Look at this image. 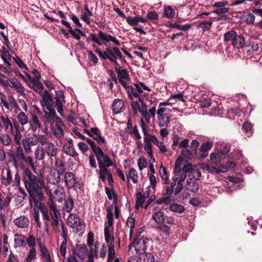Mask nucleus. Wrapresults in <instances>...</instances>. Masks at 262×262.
<instances>
[{"label": "nucleus", "instance_id": "obj_1", "mask_svg": "<svg viewBox=\"0 0 262 262\" xmlns=\"http://www.w3.org/2000/svg\"><path fill=\"white\" fill-rule=\"evenodd\" d=\"M23 181L29 194V204L31 207L33 203L41 212L43 220L46 221L45 225L48 227L47 222L50 221L47 207L41 203L44 195L42 191L45 183L43 179L37 177L28 169L24 171Z\"/></svg>", "mask_w": 262, "mask_h": 262}, {"label": "nucleus", "instance_id": "obj_2", "mask_svg": "<svg viewBox=\"0 0 262 262\" xmlns=\"http://www.w3.org/2000/svg\"><path fill=\"white\" fill-rule=\"evenodd\" d=\"M98 36L93 33H91L87 38V41H93L99 46H101L103 44L105 46H107V42L112 41L117 46H120V41L115 37L110 34L103 32L101 30H98Z\"/></svg>", "mask_w": 262, "mask_h": 262}, {"label": "nucleus", "instance_id": "obj_3", "mask_svg": "<svg viewBox=\"0 0 262 262\" xmlns=\"http://www.w3.org/2000/svg\"><path fill=\"white\" fill-rule=\"evenodd\" d=\"M97 160L99 168V170L97 172L99 178L103 182H104L106 180V176H107L108 173L110 172L107 168L113 165V162L106 155L97 158Z\"/></svg>", "mask_w": 262, "mask_h": 262}, {"label": "nucleus", "instance_id": "obj_4", "mask_svg": "<svg viewBox=\"0 0 262 262\" xmlns=\"http://www.w3.org/2000/svg\"><path fill=\"white\" fill-rule=\"evenodd\" d=\"M48 206L47 209H48V214L50 217V220L51 218L52 219L51 223V225L54 231L56 233H57L59 231L58 226V217L60 215L59 211L52 201L48 202Z\"/></svg>", "mask_w": 262, "mask_h": 262}, {"label": "nucleus", "instance_id": "obj_5", "mask_svg": "<svg viewBox=\"0 0 262 262\" xmlns=\"http://www.w3.org/2000/svg\"><path fill=\"white\" fill-rule=\"evenodd\" d=\"M11 158L15 167L17 168H24L25 167L26 157L22 147L19 145L11 155Z\"/></svg>", "mask_w": 262, "mask_h": 262}, {"label": "nucleus", "instance_id": "obj_6", "mask_svg": "<svg viewBox=\"0 0 262 262\" xmlns=\"http://www.w3.org/2000/svg\"><path fill=\"white\" fill-rule=\"evenodd\" d=\"M148 241V239L145 237L134 238L133 242L129 246V249L130 250L132 247H134L137 254H143L145 252L146 244Z\"/></svg>", "mask_w": 262, "mask_h": 262}, {"label": "nucleus", "instance_id": "obj_7", "mask_svg": "<svg viewBox=\"0 0 262 262\" xmlns=\"http://www.w3.org/2000/svg\"><path fill=\"white\" fill-rule=\"evenodd\" d=\"M84 132L92 137L98 144L101 145L105 143L104 138L101 136V132L97 127H92L90 129H84Z\"/></svg>", "mask_w": 262, "mask_h": 262}, {"label": "nucleus", "instance_id": "obj_8", "mask_svg": "<svg viewBox=\"0 0 262 262\" xmlns=\"http://www.w3.org/2000/svg\"><path fill=\"white\" fill-rule=\"evenodd\" d=\"M37 144V138L36 134L34 133L33 136L24 138L22 140V145L26 153L29 154L32 151L31 146Z\"/></svg>", "mask_w": 262, "mask_h": 262}, {"label": "nucleus", "instance_id": "obj_9", "mask_svg": "<svg viewBox=\"0 0 262 262\" xmlns=\"http://www.w3.org/2000/svg\"><path fill=\"white\" fill-rule=\"evenodd\" d=\"M28 123L29 124L30 128L33 133H36L37 132L38 133L41 127V123L35 112H31V117Z\"/></svg>", "mask_w": 262, "mask_h": 262}, {"label": "nucleus", "instance_id": "obj_10", "mask_svg": "<svg viewBox=\"0 0 262 262\" xmlns=\"http://www.w3.org/2000/svg\"><path fill=\"white\" fill-rule=\"evenodd\" d=\"M64 185L68 189L75 188L77 181L75 174L72 172H64L63 173Z\"/></svg>", "mask_w": 262, "mask_h": 262}, {"label": "nucleus", "instance_id": "obj_11", "mask_svg": "<svg viewBox=\"0 0 262 262\" xmlns=\"http://www.w3.org/2000/svg\"><path fill=\"white\" fill-rule=\"evenodd\" d=\"M64 172H60L55 169H52L47 176L48 183L52 185H57L60 181L61 176Z\"/></svg>", "mask_w": 262, "mask_h": 262}, {"label": "nucleus", "instance_id": "obj_12", "mask_svg": "<svg viewBox=\"0 0 262 262\" xmlns=\"http://www.w3.org/2000/svg\"><path fill=\"white\" fill-rule=\"evenodd\" d=\"M126 90L128 97L130 99H132V97L134 96L136 98H141L140 97V94L143 93L141 90V87L139 85V82L134 84V86H129L127 84V86L125 88Z\"/></svg>", "mask_w": 262, "mask_h": 262}, {"label": "nucleus", "instance_id": "obj_13", "mask_svg": "<svg viewBox=\"0 0 262 262\" xmlns=\"http://www.w3.org/2000/svg\"><path fill=\"white\" fill-rule=\"evenodd\" d=\"M1 181V183L6 186H9L12 183V174L9 168H4L2 169Z\"/></svg>", "mask_w": 262, "mask_h": 262}, {"label": "nucleus", "instance_id": "obj_14", "mask_svg": "<svg viewBox=\"0 0 262 262\" xmlns=\"http://www.w3.org/2000/svg\"><path fill=\"white\" fill-rule=\"evenodd\" d=\"M116 72L117 74L118 79L119 82L122 86L124 88H126L127 85L126 81L129 79L128 72L126 69L122 68L116 71Z\"/></svg>", "mask_w": 262, "mask_h": 262}, {"label": "nucleus", "instance_id": "obj_15", "mask_svg": "<svg viewBox=\"0 0 262 262\" xmlns=\"http://www.w3.org/2000/svg\"><path fill=\"white\" fill-rule=\"evenodd\" d=\"M72 251L74 255L81 259H83L88 251V249L84 244H77L75 248H73Z\"/></svg>", "mask_w": 262, "mask_h": 262}, {"label": "nucleus", "instance_id": "obj_16", "mask_svg": "<svg viewBox=\"0 0 262 262\" xmlns=\"http://www.w3.org/2000/svg\"><path fill=\"white\" fill-rule=\"evenodd\" d=\"M7 84L10 88L15 89L17 93L20 94H25V88L17 79L15 78L12 80L8 79Z\"/></svg>", "mask_w": 262, "mask_h": 262}, {"label": "nucleus", "instance_id": "obj_17", "mask_svg": "<svg viewBox=\"0 0 262 262\" xmlns=\"http://www.w3.org/2000/svg\"><path fill=\"white\" fill-rule=\"evenodd\" d=\"M11 194H2L0 193V216L3 215V211L9 206L12 198Z\"/></svg>", "mask_w": 262, "mask_h": 262}, {"label": "nucleus", "instance_id": "obj_18", "mask_svg": "<svg viewBox=\"0 0 262 262\" xmlns=\"http://www.w3.org/2000/svg\"><path fill=\"white\" fill-rule=\"evenodd\" d=\"M55 99L57 111L61 115L63 112V104L66 102L63 97V93L62 91L59 90L56 92Z\"/></svg>", "mask_w": 262, "mask_h": 262}, {"label": "nucleus", "instance_id": "obj_19", "mask_svg": "<svg viewBox=\"0 0 262 262\" xmlns=\"http://www.w3.org/2000/svg\"><path fill=\"white\" fill-rule=\"evenodd\" d=\"M63 125L61 120L60 118H57L55 125L52 127L54 135L57 138H60L63 136V130L61 127Z\"/></svg>", "mask_w": 262, "mask_h": 262}, {"label": "nucleus", "instance_id": "obj_20", "mask_svg": "<svg viewBox=\"0 0 262 262\" xmlns=\"http://www.w3.org/2000/svg\"><path fill=\"white\" fill-rule=\"evenodd\" d=\"M127 23L132 27H133L134 30L136 31L139 32L141 34H145V31L141 28L137 27L136 26L138 24V16L132 17L128 16L125 18Z\"/></svg>", "mask_w": 262, "mask_h": 262}, {"label": "nucleus", "instance_id": "obj_21", "mask_svg": "<svg viewBox=\"0 0 262 262\" xmlns=\"http://www.w3.org/2000/svg\"><path fill=\"white\" fill-rule=\"evenodd\" d=\"M14 224L18 228H26L29 225V218L25 215H21L13 221Z\"/></svg>", "mask_w": 262, "mask_h": 262}, {"label": "nucleus", "instance_id": "obj_22", "mask_svg": "<svg viewBox=\"0 0 262 262\" xmlns=\"http://www.w3.org/2000/svg\"><path fill=\"white\" fill-rule=\"evenodd\" d=\"M124 103L123 99H115L112 105L113 112L115 114H118L122 112L124 109Z\"/></svg>", "mask_w": 262, "mask_h": 262}, {"label": "nucleus", "instance_id": "obj_23", "mask_svg": "<svg viewBox=\"0 0 262 262\" xmlns=\"http://www.w3.org/2000/svg\"><path fill=\"white\" fill-rule=\"evenodd\" d=\"M46 154L50 157H55L57 154L58 148L52 142H50L44 148Z\"/></svg>", "mask_w": 262, "mask_h": 262}, {"label": "nucleus", "instance_id": "obj_24", "mask_svg": "<svg viewBox=\"0 0 262 262\" xmlns=\"http://www.w3.org/2000/svg\"><path fill=\"white\" fill-rule=\"evenodd\" d=\"M86 141L91 146V148L93 152L95 154V156H96V158L98 157H100V156H103L104 155H105L102 151V149L99 146H97L94 141H93L92 139L88 138L86 139Z\"/></svg>", "mask_w": 262, "mask_h": 262}, {"label": "nucleus", "instance_id": "obj_25", "mask_svg": "<svg viewBox=\"0 0 262 262\" xmlns=\"http://www.w3.org/2000/svg\"><path fill=\"white\" fill-rule=\"evenodd\" d=\"M138 174L137 170L134 168H130L126 174V183L129 184L130 180L134 184H137L138 182Z\"/></svg>", "mask_w": 262, "mask_h": 262}, {"label": "nucleus", "instance_id": "obj_26", "mask_svg": "<svg viewBox=\"0 0 262 262\" xmlns=\"http://www.w3.org/2000/svg\"><path fill=\"white\" fill-rule=\"evenodd\" d=\"M104 240L107 246L114 245L115 237L114 234L107 227H104Z\"/></svg>", "mask_w": 262, "mask_h": 262}, {"label": "nucleus", "instance_id": "obj_27", "mask_svg": "<svg viewBox=\"0 0 262 262\" xmlns=\"http://www.w3.org/2000/svg\"><path fill=\"white\" fill-rule=\"evenodd\" d=\"M149 194H143L140 192H138L136 193V201L135 207L136 209L138 210L140 207L143 206V204L145 202V199L148 197Z\"/></svg>", "mask_w": 262, "mask_h": 262}, {"label": "nucleus", "instance_id": "obj_28", "mask_svg": "<svg viewBox=\"0 0 262 262\" xmlns=\"http://www.w3.org/2000/svg\"><path fill=\"white\" fill-rule=\"evenodd\" d=\"M55 195L54 199L59 202H62L63 198L66 196V192L63 186H57L56 189L54 191Z\"/></svg>", "mask_w": 262, "mask_h": 262}, {"label": "nucleus", "instance_id": "obj_29", "mask_svg": "<svg viewBox=\"0 0 262 262\" xmlns=\"http://www.w3.org/2000/svg\"><path fill=\"white\" fill-rule=\"evenodd\" d=\"M213 146L212 141H207L203 143L200 147V152L202 157L205 158L208 156V151Z\"/></svg>", "mask_w": 262, "mask_h": 262}, {"label": "nucleus", "instance_id": "obj_30", "mask_svg": "<svg viewBox=\"0 0 262 262\" xmlns=\"http://www.w3.org/2000/svg\"><path fill=\"white\" fill-rule=\"evenodd\" d=\"M246 45L245 37L242 35H237V37L233 40L232 45L234 48L241 49L243 48Z\"/></svg>", "mask_w": 262, "mask_h": 262}, {"label": "nucleus", "instance_id": "obj_31", "mask_svg": "<svg viewBox=\"0 0 262 262\" xmlns=\"http://www.w3.org/2000/svg\"><path fill=\"white\" fill-rule=\"evenodd\" d=\"M170 122V117L168 114L158 116V125L160 127H167Z\"/></svg>", "mask_w": 262, "mask_h": 262}, {"label": "nucleus", "instance_id": "obj_32", "mask_svg": "<svg viewBox=\"0 0 262 262\" xmlns=\"http://www.w3.org/2000/svg\"><path fill=\"white\" fill-rule=\"evenodd\" d=\"M63 150L67 155L74 158L75 159L76 157L78 155V153L75 150L73 145H68V144H64L63 146Z\"/></svg>", "mask_w": 262, "mask_h": 262}, {"label": "nucleus", "instance_id": "obj_33", "mask_svg": "<svg viewBox=\"0 0 262 262\" xmlns=\"http://www.w3.org/2000/svg\"><path fill=\"white\" fill-rule=\"evenodd\" d=\"M185 188L190 192L193 193H196L199 189V184L193 181H187L186 185H185Z\"/></svg>", "mask_w": 262, "mask_h": 262}, {"label": "nucleus", "instance_id": "obj_34", "mask_svg": "<svg viewBox=\"0 0 262 262\" xmlns=\"http://www.w3.org/2000/svg\"><path fill=\"white\" fill-rule=\"evenodd\" d=\"M166 215L164 212L159 211L152 215V219L156 222L157 224L161 225L163 224L165 220Z\"/></svg>", "mask_w": 262, "mask_h": 262}, {"label": "nucleus", "instance_id": "obj_35", "mask_svg": "<svg viewBox=\"0 0 262 262\" xmlns=\"http://www.w3.org/2000/svg\"><path fill=\"white\" fill-rule=\"evenodd\" d=\"M237 35L235 31L233 30H230L224 34V41L226 42H231L232 44Z\"/></svg>", "mask_w": 262, "mask_h": 262}, {"label": "nucleus", "instance_id": "obj_36", "mask_svg": "<svg viewBox=\"0 0 262 262\" xmlns=\"http://www.w3.org/2000/svg\"><path fill=\"white\" fill-rule=\"evenodd\" d=\"M183 188V184L181 183H177V185L176 188L173 189H169V186H166V194H169L170 196H172V194L177 195L179 193H180Z\"/></svg>", "mask_w": 262, "mask_h": 262}, {"label": "nucleus", "instance_id": "obj_37", "mask_svg": "<svg viewBox=\"0 0 262 262\" xmlns=\"http://www.w3.org/2000/svg\"><path fill=\"white\" fill-rule=\"evenodd\" d=\"M34 156L36 160H43L46 156V152L44 148L40 146H38L35 149Z\"/></svg>", "mask_w": 262, "mask_h": 262}, {"label": "nucleus", "instance_id": "obj_38", "mask_svg": "<svg viewBox=\"0 0 262 262\" xmlns=\"http://www.w3.org/2000/svg\"><path fill=\"white\" fill-rule=\"evenodd\" d=\"M74 200L72 196L64 200L63 205L64 210L68 213H70L74 207Z\"/></svg>", "mask_w": 262, "mask_h": 262}, {"label": "nucleus", "instance_id": "obj_39", "mask_svg": "<svg viewBox=\"0 0 262 262\" xmlns=\"http://www.w3.org/2000/svg\"><path fill=\"white\" fill-rule=\"evenodd\" d=\"M85 224L84 222L81 219H78V221L74 224V225L70 226V227L73 229H75L76 232L77 233L79 232H83L84 230H85Z\"/></svg>", "mask_w": 262, "mask_h": 262}, {"label": "nucleus", "instance_id": "obj_40", "mask_svg": "<svg viewBox=\"0 0 262 262\" xmlns=\"http://www.w3.org/2000/svg\"><path fill=\"white\" fill-rule=\"evenodd\" d=\"M105 193L109 200H113V204H117L118 197L117 194L115 192L113 189H110L107 187H105Z\"/></svg>", "mask_w": 262, "mask_h": 262}, {"label": "nucleus", "instance_id": "obj_41", "mask_svg": "<svg viewBox=\"0 0 262 262\" xmlns=\"http://www.w3.org/2000/svg\"><path fill=\"white\" fill-rule=\"evenodd\" d=\"M139 101L141 103V111L140 112L141 115L145 118L146 121L148 123L150 120V116L147 111V107L145 103L144 102L143 99L139 98Z\"/></svg>", "mask_w": 262, "mask_h": 262}, {"label": "nucleus", "instance_id": "obj_42", "mask_svg": "<svg viewBox=\"0 0 262 262\" xmlns=\"http://www.w3.org/2000/svg\"><path fill=\"white\" fill-rule=\"evenodd\" d=\"M0 120L3 123L5 130L10 129V130H11L13 129L12 122L8 116L2 115L0 116Z\"/></svg>", "mask_w": 262, "mask_h": 262}, {"label": "nucleus", "instance_id": "obj_43", "mask_svg": "<svg viewBox=\"0 0 262 262\" xmlns=\"http://www.w3.org/2000/svg\"><path fill=\"white\" fill-rule=\"evenodd\" d=\"M106 218L107 221L105 224V227H107L108 229H110V227H111L114 224L112 209L111 208H108L106 209Z\"/></svg>", "mask_w": 262, "mask_h": 262}, {"label": "nucleus", "instance_id": "obj_44", "mask_svg": "<svg viewBox=\"0 0 262 262\" xmlns=\"http://www.w3.org/2000/svg\"><path fill=\"white\" fill-rule=\"evenodd\" d=\"M17 119L20 124L23 126L29 122L28 117L27 115L23 112H19L16 116Z\"/></svg>", "mask_w": 262, "mask_h": 262}, {"label": "nucleus", "instance_id": "obj_45", "mask_svg": "<svg viewBox=\"0 0 262 262\" xmlns=\"http://www.w3.org/2000/svg\"><path fill=\"white\" fill-rule=\"evenodd\" d=\"M169 209L173 212L179 214L183 213L185 211L184 206L177 203L170 204L169 206Z\"/></svg>", "mask_w": 262, "mask_h": 262}, {"label": "nucleus", "instance_id": "obj_46", "mask_svg": "<svg viewBox=\"0 0 262 262\" xmlns=\"http://www.w3.org/2000/svg\"><path fill=\"white\" fill-rule=\"evenodd\" d=\"M69 33L72 35V36L76 39L79 40L80 39V35L83 36H85L84 32L82 31L79 29L75 28L74 30L73 29H69Z\"/></svg>", "mask_w": 262, "mask_h": 262}, {"label": "nucleus", "instance_id": "obj_47", "mask_svg": "<svg viewBox=\"0 0 262 262\" xmlns=\"http://www.w3.org/2000/svg\"><path fill=\"white\" fill-rule=\"evenodd\" d=\"M39 251L40 256L44 257L46 260V262H52L49 251L46 246L41 247L39 249Z\"/></svg>", "mask_w": 262, "mask_h": 262}, {"label": "nucleus", "instance_id": "obj_48", "mask_svg": "<svg viewBox=\"0 0 262 262\" xmlns=\"http://www.w3.org/2000/svg\"><path fill=\"white\" fill-rule=\"evenodd\" d=\"M55 167L54 168L55 169L59 170L60 172H63L64 173L66 171V167L64 164V162L63 160L59 158L55 159Z\"/></svg>", "mask_w": 262, "mask_h": 262}, {"label": "nucleus", "instance_id": "obj_49", "mask_svg": "<svg viewBox=\"0 0 262 262\" xmlns=\"http://www.w3.org/2000/svg\"><path fill=\"white\" fill-rule=\"evenodd\" d=\"M84 10L85 11V12L83 13L80 18L86 24L89 25L90 24V17L92 15V13L91 12L86 5L85 6Z\"/></svg>", "mask_w": 262, "mask_h": 262}, {"label": "nucleus", "instance_id": "obj_50", "mask_svg": "<svg viewBox=\"0 0 262 262\" xmlns=\"http://www.w3.org/2000/svg\"><path fill=\"white\" fill-rule=\"evenodd\" d=\"M107 246V262H112L115 258V245Z\"/></svg>", "mask_w": 262, "mask_h": 262}, {"label": "nucleus", "instance_id": "obj_51", "mask_svg": "<svg viewBox=\"0 0 262 262\" xmlns=\"http://www.w3.org/2000/svg\"><path fill=\"white\" fill-rule=\"evenodd\" d=\"M45 116L48 122L50 124H53L55 119L57 120V119L59 118L56 116V112L55 110L45 113Z\"/></svg>", "mask_w": 262, "mask_h": 262}, {"label": "nucleus", "instance_id": "obj_52", "mask_svg": "<svg viewBox=\"0 0 262 262\" xmlns=\"http://www.w3.org/2000/svg\"><path fill=\"white\" fill-rule=\"evenodd\" d=\"M0 141L2 144L5 146H8L11 144L12 141L10 136L7 134L0 135Z\"/></svg>", "mask_w": 262, "mask_h": 262}, {"label": "nucleus", "instance_id": "obj_53", "mask_svg": "<svg viewBox=\"0 0 262 262\" xmlns=\"http://www.w3.org/2000/svg\"><path fill=\"white\" fill-rule=\"evenodd\" d=\"M40 95H41L40 101L41 104L52 102L51 96L47 90H45Z\"/></svg>", "mask_w": 262, "mask_h": 262}, {"label": "nucleus", "instance_id": "obj_54", "mask_svg": "<svg viewBox=\"0 0 262 262\" xmlns=\"http://www.w3.org/2000/svg\"><path fill=\"white\" fill-rule=\"evenodd\" d=\"M135 218L133 217H128L127 222H126V225L128 226V227L129 228V235H130V238L132 237L133 234V229L135 227Z\"/></svg>", "mask_w": 262, "mask_h": 262}, {"label": "nucleus", "instance_id": "obj_55", "mask_svg": "<svg viewBox=\"0 0 262 262\" xmlns=\"http://www.w3.org/2000/svg\"><path fill=\"white\" fill-rule=\"evenodd\" d=\"M10 132L14 136V139L15 143L19 145L22 137L20 130H14L13 128L10 130Z\"/></svg>", "mask_w": 262, "mask_h": 262}, {"label": "nucleus", "instance_id": "obj_56", "mask_svg": "<svg viewBox=\"0 0 262 262\" xmlns=\"http://www.w3.org/2000/svg\"><path fill=\"white\" fill-rule=\"evenodd\" d=\"M212 24V22L210 20H204L200 22L198 24V28L202 29L203 31H206L210 29Z\"/></svg>", "mask_w": 262, "mask_h": 262}, {"label": "nucleus", "instance_id": "obj_57", "mask_svg": "<svg viewBox=\"0 0 262 262\" xmlns=\"http://www.w3.org/2000/svg\"><path fill=\"white\" fill-rule=\"evenodd\" d=\"M78 219H80L78 216L75 213H70L67 219V224L69 226H72L74 224L78 221Z\"/></svg>", "mask_w": 262, "mask_h": 262}, {"label": "nucleus", "instance_id": "obj_58", "mask_svg": "<svg viewBox=\"0 0 262 262\" xmlns=\"http://www.w3.org/2000/svg\"><path fill=\"white\" fill-rule=\"evenodd\" d=\"M27 196H25L24 195L17 194L15 198V202L17 205H19L22 206L24 205V204L26 202Z\"/></svg>", "mask_w": 262, "mask_h": 262}, {"label": "nucleus", "instance_id": "obj_59", "mask_svg": "<svg viewBox=\"0 0 262 262\" xmlns=\"http://www.w3.org/2000/svg\"><path fill=\"white\" fill-rule=\"evenodd\" d=\"M36 138H37V143H40L42 146L47 145L50 142L48 138L44 135L36 134Z\"/></svg>", "mask_w": 262, "mask_h": 262}, {"label": "nucleus", "instance_id": "obj_60", "mask_svg": "<svg viewBox=\"0 0 262 262\" xmlns=\"http://www.w3.org/2000/svg\"><path fill=\"white\" fill-rule=\"evenodd\" d=\"M10 107L14 109L15 113L20 111V108L16 101L12 96L9 97V107Z\"/></svg>", "mask_w": 262, "mask_h": 262}, {"label": "nucleus", "instance_id": "obj_61", "mask_svg": "<svg viewBox=\"0 0 262 262\" xmlns=\"http://www.w3.org/2000/svg\"><path fill=\"white\" fill-rule=\"evenodd\" d=\"M171 196L168 194L167 196L160 198L156 201V203L158 205H168L171 202Z\"/></svg>", "mask_w": 262, "mask_h": 262}, {"label": "nucleus", "instance_id": "obj_62", "mask_svg": "<svg viewBox=\"0 0 262 262\" xmlns=\"http://www.w3.org/2000/svg\"><path fill=\"white\" fill-rule=\"evenodd\" d=\"M36 250L34 247L31 248L29 252L28 255L26 258L27 262H31L33 259L36 257Z\"/></svg>", "mask_w": 262, "mask_h": 262}, {"label": "nucleus", "instance_id": "obj_63", "mask_svg": "<svg viewBox=\"0 0 262 262\" xmlns=\"http://www.w3.org/2000/svg\"><path fill=\"white\" fill-rule=\"evenodd\" d=\"M159 174L162 179L165 180V184H169V181L168 180V176L166 172V168L161 165L160 170Z\"/></svg>", "mask_w": 262, "mask_h": 262}, {"label": "nucleus", "instance_id": "obj_64", "mask_svg": "<svg viewBox=\"0 0 262 262\" xmlns=\"http://www.w3.org/2000/svg\"><path fill=\"white\" fill-rule=\"evenodd\" d=\"M87 53L89 61L93 62L94 64H96L98 62V58L93 53L92 51L90 50L87 51Z\"/></svg>", "mask_w": 262, "mask_h": 262}]
</instances>
